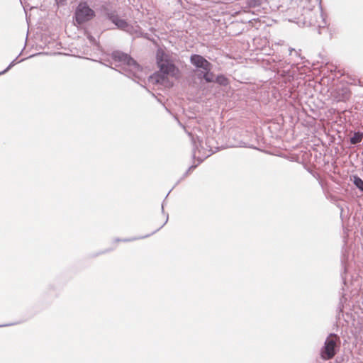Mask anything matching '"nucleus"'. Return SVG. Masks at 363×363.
<instances>
[{"label":"nucleus","instance_id":"nucleus-2","mask_svg":"<svg viewBox=\"0 0 363 363\" xmlns=\"http://www.w3.org/2000/svg\"><path fill=\"white\" fill-rule=\"evenodd\" d=\"M111 57L113 61L111 65L120 68V72L130 78L139 77L141 67L129 55L116 50L112 52Z\"/></svg>","mask_w":363,"mask_h":363},{"label":"nucleus","instance_id":"nucleus-22","mask_svg":"<svg viewBox=\"0 0 363 363\" xmlns=\"http://www.w3.org/2000/svg\"><path fill=\"white\" fill-rule=\"evenodd\" d=\"M16 324V323H6V324H1L0 325V328L12 326V325H14Z\"/></svg>","mask_w":363,"mask_h":363},{"label":"nucleus","instance_id":"nucleus-23","mask_svg":"<svg viewBox=\"0 0 363 363\" xmlns=\"http://www.w3.org/2000/svg\"><path fill=\"white\" fill-rule=\"evenodd\" d=\"M88 38L89 39L90 41L91 42H94L95 41V39L94 38V37L89 35L88 36Z\"/></svg>","mask_w":363,"mask_h":363},{"label":"nucleus","instance_id":"nucleus-5","mask_svg":"<svg viewBox=\"0 0 363 363\" xmlns=\"http://www.w3.org/2000/svg\"><path fill=\"white\" fill-rule=\"evenodd\" d=\"M95 11L89 7L86 1H80L74 11V20L79 25L91 21L95 16Z\"/></svg>","mask_w":363,"mask_h":363},{"label":"nucleus","instance_id":"nucleus-25","mask_svg":"<svg viewBox=\"0 0 363 363\" xmlns=\"http://www.w3.org/2000/svg\"><path fill=\"white\" fill-rule=\"evenodd\" d=\"M242 144H245V143H242V142H241V143H239V146H240V147L243 146V145H242Z\"/></svg>","mask_w":363,"mask_h":363},{"label":"nucleus","instance_id":"nucleus-24","mask_svg":"<svg viewBox=\"0 0 363 363\" xmlns=\"http://www.w3.org/2000/svg\"><path fill=\"white\" fill-rule=\"evenodd\" d=\"M289 52H289V54H290V55H292V52H296V51L294 49H293V48H291V49L289 50Z\"/></svg>","mask_w":363,"mask_h":363},{"label":"nucleus","instance_id":"nucleus-1","mask_svg":"<svg viewBox=\"0 0 363 363\" xmlns=\"http://www.w3.org/2000/svg\"><path fill=\"white\" fill-rule=\"evenodd\" d=\"M156 60L160 73L151 77L152 81L162 83L167 76L175 77L178 74L179 69L175 66L171 56L162 49L157 50Z\"/></svg>","mask_w":363,"mask_h":363},{"label":"nucleus","instance_id":"nucleus-18","mask_svg":"<svg viewBox=\"0 0 363 363\" xmlns=\"http://www.w3.org/2000/svg\"><path fill=\"white\" fill-rule=\"evenodd\" d=\"M17 58L18 57L13 60L11 63L10 65L2 72H0V75L7 72L12 67H13L16 64V60H17Z\"/></svg>","mask_w":363,"mask_h":363},{"label":"nucleus","instance_id":"nucleus-20","mask_svg":"<svg viewBox=\"0 0 363 363\" xmlns=\"http://www.w3.org/2000/svg\"><path fill=\"white\" fill-rule=\"evenodd\" d=\"M196 167H197V165H191V167H189V169L184 174L183 178L187 177L189 175L190 171H191L192 169H194Z\"/></svg>","mask_w":363,"mask_h":363},{"label":"nucleus","instance_id":"nucleus-15","mask_svg":"<svg viewBox=\"0 0 363 363\" xmlns=\"http://www.w3.org/2000/svg\"><path fill=\"white\" fill-rule=\"evenodd\" d=\"M353 182L357 188L363 192V180L359 177L354 176Z\"/></svg>","mask_w":363,"mask_h":363},{"label":"nucleus","instance_id":"nucleus-8","mask_svg":"<svg viewBox=\"0 0 363 363\" xmlns=\"http://www.w3.org/2000/svg\"><path fill=\"white\" fill-rule=\"evenodd\" d=\"M125 32L137 38L144 37L148 38L147 33H144L142 28L136 23L133 24L128 23Z\"/></svg>","mask_w":363,"mask_h":363},{"label":"nucleus","instance_id":"nucleus-11","mask_svg":"<svg viewBox=\"0 0 363 363\" xmlns=\"http://www.w3.org/2000/svg\"><path fill=\"white\" fill-rule=\"evenodd\" d=\"M168 219H169V216L168 214L166 215V219H165V221L164 222V223L159 228H157L156 230L153 231L151 235L154 234L155 233L157 232L160 229H161L168 221ZM150 235V234L149 235H144V236H142V237H140V238H125V239H123V240H121V239H116V242H120V241H123V242H130V241H134V240H136L137 239H142V238H147Z\"/></svg>","mask_w":363,"mask_h":363},{"label":"nucleus","instance_id":"nucleus-10","mask_svg":"<svg viewBox=\"0 0 363 363\" xmlns=\"http://www.w3.org/2000/svg\"><path fill=\"white\" fill-rule=\"evenodd\" d=\"M350 97V92L347 88H342L336 89L333 98L337 102L346 101Z\"/></svg>","mask_w":363,"mask_h":363},{"label":"nucleus","instance_id":"nucleus-9","mask_svg":"<svg viewBox=\"0 0 363 363\" xmlns=\"http://www.w3.org/2000/svg\"><path fill=\"white\" fill-rule=\"evenodd\" d=\"M108 19L120 30L125 31L128 23L119 18L116 14L111 13L108 16Z\"/></svg>","mask_w":363,"mask_h":363},{"label":"nucleus","instance_id":"nucleus-7","mask_svg":"<svg viewBox=\"0 0 363 363\" xmlns=\"http://www.w3.org/2000/svg\"><path fill=\"white\" fill-rule=\"evenodd\" d=\"M190 63L197 69H206L208 67H212L211 62L203 56L197 54H193L190 56Z\"/></svg>","mask_w":363,"mask_h":363},{"label":"nucleus","instance_id":"nucleus-4","mask_svg":"<svg viewBox=\"0 0 363 363\" xmlns=\"http://www.w3.org/2000/svg\"><path fill=\"white\" fill-rule=\"evenodd\" d=\"M304 23L320 28H326L328 23L320 6L314 9L304 11Z\"/></svg>","mask_w":363,"mask_h":363},{"label":"nucleus","instance_id":"nucleus-12","mask_svg":"<svg viewBox=\"0 0 363 363\" xmlns=\"http://www.w3.org/2000/svg\"><path fill=\"white\" fill-rule=\"evenodd\" d=\"M363 138V133L357 131L355 132L352 137L350 138V143L352 145H357L359 143Z\"/></svg>","mask_w":363,"mask_h":363},{"label":"nucleus","instance_id":"nucleus-21","mask_svg":"<svg viewBox=\"0 0 363 363\" xmlns=\"http://www.w3.org/2000/svg\"><path fill=\"white\" fill-rule=\"evenodd\" d=\"M67 0H55L56 4L58 6H63L66 4Z\"/></svg>","mask_w":363,"mask_h":363},{"label":"nucleus","instance_id":"nucleus-17","mask_svg":"<svg viewBox=\"0 0 363 363\" xmlns=\"http://www.w3.org/2000/svg\"><path fill=\"white\" fill-rule=\"evenodd\" d=\"M17 58L18 57L13 60L11 63L10 65L2 72H0V75L7 72L12 67H13L16 64V60H17Z\"/></svg>","mask_w":363,"mask_h":363},{"label":"nucleus","instance_id":"nucleus-16","mask_svg":"<svg viewBox=\"0 0 363 363\" xmlns=\"http://www.w3.org/2000/svg\"><path fill=\"white\" fill-rule=\"evenodd\" d=\"M196 77L199 79L205 80V79H206L205 69H199L197 72Z\"/></svg>","mask_w":363,"mask_h":363},{"label":"nucleus","instance_id":"nucleus-13","mask_svg":"<svg viewBox=\"0 0 363 363\" xmlns=\"http://www.w3.org/2000/svg\"><path fill=\"white\" fill-rule=\"evenodd\" d=\"M217 84H218L220 86H227L229 84L228 79L223 74H219L216 77V78L214 79V82Z\"/></svg>","mask_w":363,"mask_h":363},{"label":"nucleus","instance_id":"nucleus-19","mask_svg":"<svg viewBox=\"0 0 363 363\" xmlns=\"http://www.w3.org/2000/svg\"><path fill=\"white\" fill-rule=\"evenodd\" d=\"M262 0H248L249 5L250 6H256L261 4Z\"/></svg>","mask_w":363,"mask_h":363},{"label":"nucleus","instance_id":"nucleus-6","mask_svg":"<svg viewBox=\"0 0 363 363\" xmlns=\"http://www.w3.org/2000/svg\"><path fill=\"white\" fill-rule=\"evenodd\" d=\"M189 136L191 137V140L193 144V157L194 158H196L199 161V163L202 162L206 158L209 157L212 154V151L206 150V149L201 147L200 149V146L201 145L202 140L199 138V137L196 136V138L190 133H189Z\"/></svg>","mask_w":363,"mask_h":363},{"label":"nucleus","instance_id":"nucleus-3","mask_svg":"<svg viewBox=\"0 0 363 363\" xmlns=\"http://www.w3.org/2000/svg\"><path fill=\"white\" fill-rule=\"evenodd\" d=\"M340 345V337L335 333L329 334L325 340L323 346L320 349V357L324 360L333 359L337 354Z\"/></svg>","mask_w":363,"mask_h":363},{"label":"nucleus","instance_id":"nucleus-14","mask_svg":"<svg viewBox=\"0 0 363 363\" xmlns=\"http://www.w3.org/2000/svg\"><path fill=\"white\" fill-rule=\"evenodd\" d=\"M211 69H212V67H208V68H206V69H205V73H206L205 82L207 83L214 82V74L211 72Z\"/></svg>","mask_w":363,"mask_h":363}]
</instances>
